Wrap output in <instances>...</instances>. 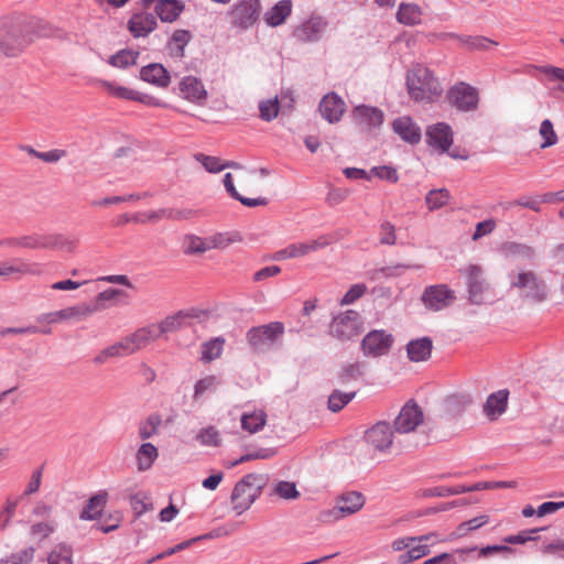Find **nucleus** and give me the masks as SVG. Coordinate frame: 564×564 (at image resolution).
Segmentation results:
<instances>
[{"instance_id":"nucleus-35","label":"nucleus","mask_w":564,"mask_h":564,"mask_svg":"<svg viewBox=\"0 0 564 564\" xmlns=\"http://www.w3.org/2000/svg\"><path fill=\"white\" fill-rule=\"evenodd\" d=\"M159 456L158 448L151 443H143L135 453L137 467L139 471L150 469Z\"/></svg>"},{"instance_id":"nucleus-17","label":"nucleus","mask_w":564,"mask_h":564,"mask_svg":"<svg viewBox=\"0 0 564 564\" xmlns=\"http://www.w3.org/2000/svg\"><path fill=\"white\" fill-rule=\"evenodd\" d=\"M365 440L375 451L387 452L393 443L392 427L388 422L380 421L366 431Z\"/></svg>"},{"instance_id":"nucleus-22","label":"nucleus","mask_w":564,"mask_h":564,"mask_svg":"<svg viewBox=\"0 0 564 564\" xmlns=\"http://www.w3.org/2000/svg\"><path fill=\"white\" fill-rule=\"evenodd\" d=\"M322 117L329 123L340 120L345 111L344 100L335 93L327 94L318 106Z\"/></svg>"},{"instance_id":"nucleus-43","label":"nucleus","mask_w":564,"mask_h":564,"mask_svg":"<svg viewBox=\"0 0 564 564\" xmlns=\"http://www.w3.org/2000/svg\"><path fill=\"white\" fill-rule=\"evenodd\" d=\"M73 550L65 543L57 544L48 554V564H73Z\"/></svg>"},{"instance_id":"nucleus-19","label":"nucleus","mask_w":564,"mask_h":564,"mask_svg":"<svg viewBox=\"0 0 564 564\" xmlns=\"http://www.w3.org/2000/svg\"><path fill=\"white\" fill-rule=\"evenodd\" d=\"M42 270L40 264L30 263L23 259H13L12 262L0 263V276L19 280L23 275H39Z\"/></svg>"},{"instance_id":"nucleus-14","label":"nucleus","mask_w":564,"mask_h":564,"mask_svg":"<svg viewBox=\"0 0 564 564\" xmlns=\"http://www.w3.org/2000/svg\"><path fill=\"white\" fill-rule=\"evenodd\" d=\"M424 415L422 409L413 401L406 402L394 419V431L400 434L413 432L422 422Z\"/></svg>"},{"instance_id":"nucleus-29","label":"nucleus","mask_w":564,"mask_h":564,"mask_svg":"<svg viewBox=\"0 0 564 564\" xmlns=\"http://www.w3.org/2000/svg\"><path fill=\"white\" fill-rule=\"evenodd\" d=\"M433 341L430 337L410 340L406 345V354L411 361H425L431 357Z\"/></svg>"},{"instance_id":"nucleus-3","label":"nucleus","mask_w":564,"mask_h":564,"mask_svg":"<svg viewBox=\"0 0 564 564\" xmlns=\"http://www.w3.org/2000/svg\"><path fill=\"white\" fill-rule=\"evenodd\" d=\"M264 482L262 475L248 474L235 485L231 503L237 514H242L251 507L261 495Z\"/></svg>"},{"instance_id":"nucleus-64","label":"nucleus","mask_w":564,"mask_h":564,"mask_svg":"<svg viewBox=\"0 0 564 564\" xmlns=\"http://www.w3.org/2000/svg\"><path fill=\"white\" fill-rule=\"evenodd\" d=\"M275 492L284 499H295L300 496L294 482L279 481L275 486Z\"/></svg>"},{"instance_id":"nucleus-54","label":"nucleus","mask_w":564,"mask_h":564,"mask_svg":"<svg viewBox=\"0 0 564 564\" xmlns=\"http://www.w3.org/2000/svg\"><path fill=\"white\" fill-rule=\"evenodd\" d=\"M218 384L219 380L216 376H206L195 383L193 398L198 399L203 393L214 390Z\"/></svg>"},{"instance_id":"nucleus-4","label":"nucleus","mask_w":564,"mask_h":564,"mask_svg":"<svg viewBox=\"0 0 564 564\" xmlns=\"http://www.w3.org/2000/svg\"><path fill=\"white\" fill-rule=\"evenodd\" d=\"M366 499L361 492L348 491L336 498L333 508L323 510L319 513V521L333 523L348 516L355 514L365 506Z\"/></svg>"},{"instance_id":"nucleus-2","label":"nucleus","mask_w":564,"mask_h":564,"mask_svg":"<svg viewBox=\"0 0 564 564\" xmlns=\"http://www.w3.org/2000/svg\"><path fill=\"white\" fill-rule=\"evenodd\" d=\"M406 87L409 95L416 101L431 100L443 91L440 82L423 65H415L408 72Z\"/></svg>"},{"instance_id":"nucleus-55","label":"nucleus","mask_w":564,"mask_h":564,"mask_svg":"<svg viewBox=\"0 0 564 564\" xmlns=\"http://www.w3.org/2000/svg\"><path fill=\"white\" fill-rule=\"evenodd\" d=\"M35 551L36 550L34 546H28L23 550L11 553L8 555V558L10 560L11 564H32L34 561Z\"/></svg>"},{"instance_id":"nucleus-48","label":"nucleus","mask_w":564,"mask_h":564,"mask_svg":"<svg viewBox=\"0 0 564 564\" xmlns=\"http://www.w3.org/2000/svg\"><path fill=\"white\" fill-rule=\"evenodd\" d=\"M53 247V242L48 237L40 235H26L20 237V248L25 249H44Z\"/></svg>"},{"instance_id":"nucleus-52","label":"nucleus","mask_w":564,"mask_h":564,"mask_svg":"<svg viewBox=\"0 0 564 564\" xmlns=\"http://www.w3.org/2000/svg\"><path fill=\"white\" fill-rule=\"evenodd\" d=\"M260 118L264 121H271L276 118L279 113V100L274 99L263 100L259 104Z\"/></svg>"},{"instance_id":"nucleus-8","label":"nucleus","mask_w":564,"mask_h":564,"mask_svg":"<svg viewBox=\"0 0 564 564\" xmlns=\"http://www.w3.org/2000/svg\"><path fill=\"white\" fill-rule=\"evenodd\" d=\"M261 9L260 0H240L228 11L229 23L246 31L259 20Z\"/></svg>"},{"instance_id":"nucleus-11","label":"nucleus","mask_w":564,"mask_h":564,"mask_svg":"<svg viewBox=\"0 0 564 564\" xmlns=\"http://www.w3.org/2000/svg\"><path fill=\"white\" fill-rule=\"evenodd\" d=\"M455 300V292L446 284L430 285L425 288L421 296L424 306L433 312H438L451 306Z\"/></svg>"},{"instance_id":"nucleus-16","label":"nucleus","mask_w":564,"mask_h":564,"mask_svg":"<svg viewBox=\"0 0 564 564\" xmlns=\"http://www.w3.org/2000/svg\"><path fill=\"white\" fill-rule=\"evenodd\" d=\"M460 272L466 276L469 301L474 304H480L482 294L488 288L484 279L482 268L478 264H469Z\"/></svg>"},{"instance_id":"nucleus-6","label":"nucleus","mask_w":564,"mask_h":564,"mask_svg":"<svg viewBox=\"0 0 564 564\" xmlns=\"http://www.w3.org/2000/svg\"><path fill=\"white\" fill-rule=\"evenodd\" d=\"M283 333L284 326L282 323L271 322L265 325L251 327L247 332L246 338L254 352H263L269 350Z\"/></svg>"},{"instance_id":"nucleus-58","label":"nucleus","mask_w":564,"mask_h":564,"mask_svg":"<svg viewBox=\"0 0 564 564\" xmlns=\"http://www.w3.org/2000/svg\"><path fill=\"white\" fill-rule=\"evenodd\" d=\"M379 241L381 245L393 246L397 241L395 227L390 221L380 225Z\"/></svg>"},{"instance_id":"nucleus-7","label":"nucleus","mask_w":564,"mask_h":564,"mask_svg":"<svg viewBox=\"0 0 564 564\" xmlns=\"http://www.w3.org/2000/svg\"><path fill=\"white\" fill-rule=\"evenodd\" d=\"M361 332V316L354 310H348L335 316L329 325V334L341 341L351 340Z\"/></svg>"},{"instance_id":"nucleus-59","label":"nucleus","mask_w":564,"mask_h":564,"mask_svg":"<svg viewBox=\"0 0 564 564\" xmlns=\"http://www.w3.org/2000/svg\"><path fill=\"white\" fill-rule=\"evenodd\" d=\"M56 529V522L53 520L37 522L31 525L30 533L33 536L45 539L50 536Z\"/></svg>"},{"instance_id":"nucleus-61","label":"nucleus","mask_w":564,"mask_h":564,"mask_svg":"<svg viewBox=\"0 0 564 564\" xmlns=\"http://www.w3.org/2000/svg\"><path fill=\"white\" fill-rule=\"evenodd\" d=\"M541 529H531L519 532L518 534L508 535L505 538V542L509 544H523L528 541H534L538 539L536 533Z\"/></svg>"},{"instance_id":"nucleus-34","label":"nucleus","mask_w":564,"mask_h":564,"mask_svg":"<svg viewBox=\"0 0 564 564\" xmlns=\"http://www.w3.org/2000/svg\"><path fill=\"white\" fill-rule=\"evenodd\" d=\"M500 252L505 258L511 259L531 260L535 256V251L531 246L516 241H507L502 243Z\"/></svg>"},{"instance_id":"nucleus-10","label":"nucleus","mask_w":564,"mask_h":564,"mask_svg":"<svg viewBox=\"0 0 564 564\" xmlns=\"http://www.w3.org/2000/svg\"><path fill=\"white\" fill-rule=\"evenodd\" d=\"M447 100L459 111H475L478 108L479 94L475 87L460 82L447 91Z\"/></svg>"},{"instance_id":"nucleus-28","label":"nucleus","mask_w":564,"mask_h":564,"mask_svg":"<svg viewBox=\"0 0 564 564\" xmlns=\"http://www.w3.org/2000/svg\"><path fill=\"white\" fill-rule=\"evenodd\" d=\"M100 85L107 89V91L120 99L126 100H135L142 104L150 105L153 100V98L147 94H141L139 91L132 90L130 88L118 86L111 82L108 80H100Z\"/></svg>"},{"instance_id":"nucleus-18","label":"nucleus","mask_w":564,"mask_h":564,"mask_svg":"<svg viewBox=\"0 0 564 564\" xmlns=\"http://www.w3.org/2000/svg\"><path fill=\"white\" fill-rule=\"evenodd\" d=\"M426 143L441 153L448 152L453 144V131L449 124L437 122L429 126L425 132Z\"/></svg>"},{"instance_id":"nucleus-39","label":"nucleus","mask_w":564,"mask_h":564,"mask_svg":"<svg viewBox=\"0 0 564 564\" xmlns=\"http://www.w3.org/2000/svg\"><path fill=\"white\" fill-rule=\"evenodd\" d=\"M225 345L223 337H215L202 345V360L209 362L216 358H219Z\"/></svg>"},{"instance_id":"nucleus-40","label":"nucleus","mask_w":564,"mask_h":564,"mask_svg":"<svg viewBox=\"0 0 564 564\" xmlns=\"http://www.w3.org/2000/svg\"><path fill=\"white\" fill-rule=\"evenodd\" d=\"M184 253L199 254L209 250L208 238H202L195 235H186L184 237Z\"/></svg>"},{"instance_id":"nucleus-21","label":"nucleus","mask_w":564,"mask_h":564,"mask_svg":"<svg viewBox=\"0 0 564 564\" xmlns=\"http://www.w3.org/2000/svg\"><path fill=\"white\" fill-rule=\"evenodd\" d=\"M392 130L404 142L417 144L421 141V128L409 116L399 117L392 122Z\"/></svg>"},{"instance_id":"nucleus-49","label":"nucleus","mask_w":564,"mask_h":564,"mask_svg":"<svg viewBox=\"0 0 564 564\" xmlns=\"http://www.w3.org/2000/svg\"><path fill=\"white\" fill-rule=\"evenodd\" d=\"M464 485H457L453 487H434L422 490L421 496L424 498L431 497H448L454 495L464 494Z\"/></svg>"},{"instance_id":"nucleus-44","label":"nucleus","mask_w":564,"mask_h":564,"mask_svg":"<svg viewBox=\"0 0 564 564\" xmlns=\"http://www.w3.org/2000/svg\"><path fill=\"white\" fill-rule=\"evenodd\" d=\"M451 198V194L446 188L430 191L425 196V203L430 210H436L445 206Z\"/></svg>"},{"instance_id":"nucleus-62","label":"nucleus","mask_w":564,"mask_h":564,"mask_svg":"<svg viewBox=\"0 0 564 564\" xmlns=\"http://www.w3.org/2000/svg\"><path fill=\"white\" fill-rule=\"evenodd\" d=\"M115 358H121L120 354L118 352L116 345H109L108 347L101 349L94 358L93 362L96 366H101L107 364L110 359Z\"/></svg>"},{"instance_id":"nucleus-47","label":"nucleus","mask_w":564,"mask_h":564,"mask_svg":"<svg viewBox=\"0 0 564 564\" xmlns=\"http://www.w3.org/2000/svg\"><path fill=\"white\" fill-rule=\"evenodd\" d=\"M355 395L356 391L343 392L340 390H334L328 397V409L334 413L339 412Z\"/></svg>"},{"instance_id":"nucleus-23","label":"nucleus","mask_w":564,"mask_h":564,"mask_svg":"<svg viewBox=\"0 0 564 564\" xmlns=\"http://www.w3.org/2000/svg\"><path fill=\"white\" fill-rule=\"evenodd\" d=\"M156 26V15L150 12L134 13L128 21V29L134 37L147 36L154 31Z\"/></svg>"},{"instance_id":"nucleus-33","label":"nucleus","mask_w":564,"mask_h":564,"mask_svg":"<svg viewBox=\"0 0 564 564\" xmlns=\"http://www.w3.org/2000/svg\"><path fill=\"white\" fill-rule=\"evenodd\" d=\"M108 494L106 491H99L93 496L85 508L82 510L79 518L82 520H96L98 519L107 503Z\"/></svg>"},{"instance_id":"nucleus-1","label":"nucleus","mask_w":564,"mask_h":564,"mask_svg":"<svg viewBox=\"0 0 564 564\" xmlns=\"http://www.w3.org/2000/svg\"><path fill=\"white\" fill-rule=\"evenodd\" d=\"M56 30L41 18L22 12L0 17V51L9 57L20 55L39 37H52Z\"/></svg>"},{"instance_id":"nucleus-26","label":"nucleus","mask_w":564,"mask_h":564,"mask_svg":"<svg viewBox=\"0 0 564 564\" xmlns=\"http://www.w3.org/2000/svg\"><path fill=\"white\" fill-rule=\"evenodd\" d=\"M180 95L193 102L205 100L207 93L202 82L194 76H186L178 83Z\"/></svg>"},{"instance_id":"nucleus-56","label":"nucleus","mask_w":564,"mask_h":564,"mask_svg":"<svg viewBox=\"0 0 564 564\" xmlns=\"http://www.w3.org/2000/svg\"><path fill=\"white\" fill-rule=\"evenodd\" d=\"M195 160L202 163V165L209 173H218L224 170V166L221 165V161L219 158L197 153L195 154Z\"/></svg>"},{"instance_id":"nucleus-5","label":"nucleus","mask_w":564,"mask_h":564,"mask_svg":"<svg viewBox=\"0 0 564 564\" xmlns=\"http://www.w3.org/2000/svg\"><path fill=\"white\" fill-rule=\"evenodd\" d=\"M510 286L523 290V297L540 303L547 297V286L533 271H521L510 273Z\"/></svg>"},{"instance_id":"nucleus-37","label":"nucleus","mask_w":564,"mask_h":564,"mask_svg":"<svg viewBox=\"0 0 564 564\" xmlns=\"http://www.w3.org/2000/svg\"><path fill=\"white\" fill-rule=\"evenodd\" d=\"M422 10L415 3H400L397 20L404 25H416L421 23Z\"/></svg>"},{"instance_id":"nucleus-25","label":"nucleus","mask_w":564,"mask_h":564,"mask_svg":"<svg viewBox=\"0 0 564 564\" xmlns=\"http://www.w3.org/2000/svg\"><path fill=\"white\" fill-rule=\"evenodd\" d=\"M327 22L321 17H314L304 22L295 31V36L302 42H316L321 39Z\"/></svg>"},{"instance_id":"nucleus-50","label":"nucleus","mask_w":564,"mask_h":564,"mask_svg":"<svg viewBox=\"0 0 564 564\" xmlns=\"http://www.w3.org/2000/svg\"><path fill=\"white\" fill-rule=\"evenodd\" d=\"M539 133L543 139V142L541 144L542 149L552 147L557 143L558 139L554 131L553 123L550 119H544L541 122Z\"/></svg>"},{"instance_id":"nucleus-12","label":"nucleus","mask_w":564,"mask_h":564,"mask_svg":"<svg viewBox=\"0 0 564 564\" xmlns=\"http://www.w3.org/2000/svg\"><path fill=\"white\" fill-rule=\"evenodd\" d=\"M328 236H321L308 242L291 243L286 248L274 252L271 257L274 261L304 257L311 252L323 249L332 243Z\"/></svg>"},{"instance_id":"nucleus-15","label":"nucleus","mask_w":564,"mask_h":564,"mask_svg":"<svg viewBox=\"0 0 564 564\" xmlns=\"http://www.w3.org/2000/svg\"><path fill=\"white\" fill-rule=\"evenodd\" d=\"M98 305L79 304L61 311L42 314L37 317V322L57 323L67 319H83L99 311Z\"/></svg>"},{"instance_id":"nucleus-13","label":"nucleus","mask_w":564,"mask_h":564,"mask_svg":"<svg viewBox=\"0 0 564 564\" xmlns=\"http://www.w3.org/2000/svg\"><path fill=\"white\" fill-rule=\"evenodd\" d=\"M151 330L147 326L138 328L132 334L122 337L120 340L113 343L120 357H127L135 354L137 351L145 348L152 341Z\"/></svg>"},{"instance_id":"nucleus-63","label":"nucleus","mask_w":564,"mask_h":564,"mask_svg":"<svg viewBox=\"0 0 564 564\" xmlns=\"http://www.w3.org/2000/svg\"><path fill=\"white\" fill-rule=\"evenodd\" d=\"M370 172L378 178L389 181L391 183H397L399 180L398 171L392 166H375Z\"/></svg>"},{"instance_id":"nucleus-27","label":"nucleus","mask_w":564,"mask_h":564,"mask_svg":"<svg viewBox=\"0 0 564 564\" xmlns=\"http://www.w3.org/2000/svg\"><path fill=\"white\" fill-rule=\"evenodd\" d=\"M140 78L161 88L167 87L171 82L166 68L158 63L143 66L140 70Z\"/></svg>"},{"instance_id":"nucleus-51","label":"nucleus","mask_w":564,"mask_h":564,"mask_svg":"<svg viewBox=\"0 0 564 564\" xmlns=\"http://www.w3.org/2000/svg\"><path fill=\"white\" fill-rule=\"evenodd\" d=\"M464 45L474 50H488L490 46L497 43L485 36H458L455 35Z\"/></svg>"},{"instance_id":"nucleus-41","label":"nucleus","mask_w":564,"mask_h":564,"mask_svg":"<svg viewBox=\"0 0 564 564\" xmlns=\"http://www.w3.org/2000/svg\"><path fill=\"white\" fill-rule=\"evenodd\" d=\"M364 373V365L361 362L348 364L338 372L337 379L340 384H348L362 378Z\"/></svg>"},{"instance_id":"nucleus-24","label":"nucleus","mask_w":564,"mask_h":564,"mask_svg":"<svg viewBox=\"0 0 564 564\" xmlns=\"http://www.w3.org/2000/svg\"><path fill=\"white\" fill-rule=\"evenodd\" d=\"M509 391L507 389L498 390L488 395L484 404V413L489 420H497L508 408Z\"/></svg>"},{"instance_id":"nucleus-53","label":"nucleus","mask_w":564,"mask_h":564,"mask_svg":"<svg viewBox=\"0 0 564 564\" xmlns=\"http://www.w3.org/2000/svg\"><path fill=\"white\" fill-rule=\"evenodd\" d=\"M197 440L202 445L205 446H219L221 443L219 432L215 426H208L206 429H203L198 433Z\"/></svg>"},{"instance_id":"nucleus-38","label":"nucleus","mask_w":564,"mask_h":564,"mask_svg":"<svg viewBox=\"0 0 564 564\" xmlns=\"http://www.w3.org/2000/svg\"><path fill=\"white\" fill-rule=\"evenodd\" d=\"M267 422V414L262 410L251 413H243L241 416V427L249 433H257L263 429Z\"/></svg>"},{"instance_id":"nucleus-9","label":"nucleus","mask_w":564,"mask_h":564,"mask_svg":"<svg viewBox=\"0 0 564 564\" xmlns=\"http://www.w3.org/2000/svg\"><path fill=\"white\" fill-rule=\"evenodd\" d=\"M394 338L384 329L370 330L361 340V351L367 358L386 356L392 348Z\"/></svg>"},{"instance_id":"nucleus-46","label":"nucleus","mask_w":564,"mask_h":564,"mask_svg":"<svg viewBox=\"0 0 564 564\" xmlns=\"http://www.w3.org/2000/svg\"><path fill=\"white\" fill-rule=\"evenodd\" d=\"M436 541V534L435 533H427L420 536H405L401 539H397L392 542V549L395 552L403 551L405 549H410V546L415 542H431L432 544Z\"/></svg>"},{"instance_id":"nucleus-36","label":"nucleus","mask_w":564,"mask_h":564,"mask_svg":"<svg viewBox=\"0 0 564 564\" xmlns=\"http://www.w3.org/2000/svg\"><path fill=\"white\" fill-rule=\"evenodd\" d=\"M473 403V399L467 393H457L448 395L444 400V409L449 415L462 414Z\"/></svg>"},{"instance_id":"nucleus-57","label":"nucleus","mask_w":564,"mask_h":564,"mask_svg":"<svg viewBox=\"0 0 564 564\" xmlns=\"http://www.w3.org/2000/svg\"><path fill=\"white\" fill-rule=\"evenodd\" d=\"M238 240H239L238 236L231 237L228 234H223V232L216 234L214 236L208 237L209 250L210 249H225L230 243L238 241Z\"/></svg>"},{"instance_id":"nucleus-60","label":"nucleus","mask_w":564,"mask_h":564,"mask_svg":"<svg viewBox=\"0 0 564 564\" xmlns=\"http://www.w3.org/2000/svg\"><path fill=\"white\" fill-rule=\"evenodd\" d=\"M543 203L544 202L542 200V195L533 197V198L524 196V197L518 198L514 202L507 203L506 208L508 209L512 206H521V207L529 208L534 212H540V205Z\"/></svg>"},{"instance_id":"nucleus-30","label":"nucleus","mask_w":564,"mask_h":564,"mask_svg":"<svg viewBox=\"0 0 564 564\" xmlns=\"http://www.w3.org/2000/svg\"><path fill=\"white\" fill-rule=\"evenodd\" d=\"M184 8V3L178 0H159L154 10L162 22L172 23L177 20Z\"/></svg>"},{"instance_id":"nucleus-20","label":"nucleus","mask_w":564,"mask_h":564,"mask_svg":"<svg viewBox=\"0 0 564 564\" xmlns=\"http://www.w3.org/2000/svg\"><path fill=\"white\" fill-rule=\"evenodd\" d=\"M189 313L180 311L174 315L165 317L161 323L148 325L147 328L153 330L152 341L156 340L161 335L176 332L186 326V319L191 317Z\"/></svg>"},{"instance_id":"nucleus-42","label":"nucleus","mask_w":564,"mask_h":564,"mask_svg":"<svg viewBox=\"0 0 564 564\" xmlns=\"http://www.w3.org/2000/svg\"><path fill=\"white\" fill-rule=\"evenodd\" d=\"M162 423L161 415L153 413L147 417L145 421L139 425V436L141 440H148L158 434L159 427Z\"/></svg>"},{"instance_id":"nucleus-45","label":"nucleus","mask_w":564,"mask_h":564,"mask_svg":"<svg viewBox=\"0 0 564 564\" xmlns=\"http://www.w3.org/2000/svg\"><path fill=\"white\" fill-rule=\"evenodd\" d=\"M138 57L139 52L131 50H121L117 52L115 55L110 56L108 62L113 67L124 68L130 65L137 64Z\"/></svg>"},{"instance_id":"nucleus-31","label":"nucleus","mask_w":564,"mask_h":564,"mask_svg":"<svg viewBox=\"0 0 564 564\" xmlns=\"http://www.w3.org/2000/svg\"><path fill=\"white\" fill-rule=\"evenodd\" d=\"M355 119L367 124L368 127H380L383 122L384 115L382 110L377 107H370L366 105L357 106L352 110Z\"/></svg>"},{"instance_id":"nucleus-32","label":"nucleus","mask_w":564,"mask_h":564,"mask_svg":"<svg viewBox=\"0 0 564 564\" xmlns=\"http://www.w3.org/2000/svg\"><path fill=\"white\" fill-rule=\"evenodd\" d=\"M292 12L291 0H281L264 13V21L269 26L281 25Z\"/></svg>"}]
</instances>
